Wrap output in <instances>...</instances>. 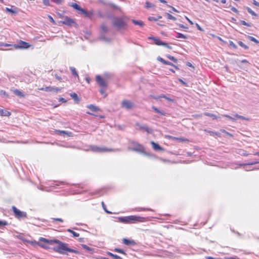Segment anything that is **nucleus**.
<instances>
[{"label":"nucleus","instance_id":"obj_47","mask_svg":"<svg viewBox=\"0 0 259 259\" xmlns=\"http://www.w3.org/2000/svg\"><path fill=\"white\" fill-rule=\"evenodd\" d=\"M101 29L103 32H106L108 31V28L104 24H102L101 25Z\"/></svg>","mask_w":259,"mask_h":259},{"label":"nucleus","instance_id":"obj_51","mask_svg":"<svg viewBox=\"0 0 259 259\" xmlns=\"http://www.w3.org/2000/svg\"><path fill=\"white\" fill-rule=\"evenodd\" d=\"M103 88H103L102 89H100L99 92H100V93L102 95H104V97H106V96H107V94L105 93V90H104V89Z\"/></svg>","mask_w":259,"mask_h":259},{"label":"nucleus","instance_id":"obj_3","mask_svg":"<svg viewBox=\"0 0 259 259\" xmlns=\"http://www.w3.org/2000/svg\"><path fill=\"white\" fill-rule=\"evenodd\" d=\"M113 26L117 30H120L126 26V23L122 17H115L112 21Z\"/></svg>","mask_w":259,"mask_h":259},{"label":"nucleus","instance_id":"obj_26","mask_svg":"<svg viewBox=\"0 0 259 259\" xmlns=\"http://www.w3.org/2000/svg\"><path fill=\"white\" fill-rule=\"evenodd\" d=\"M132 22L135 25H138L140 26H143L144 25L143 22L141 21H138V20H136L133 19Z\"/></svg>","mask_w":259,"mask_h":259},{"label":"nucleus","instance_id":"obj_25","mask_svg":"<svg viewBox=\"0 0 259 259\" xmlns=\"http://www.w3.org/2000/svg\"><path fill=\"white\" fill-rule=\"evenodd\" d=\"M204 115L211 117L213 119H218V117L215 114L209 113L208 112L204 113Z\"/></svg>","mask_w":259,"mask_h":259},{"label":"nucleus","instance_id":"obj_62","mask_svg":"<svg viewBox=\"0 0 259 259\" xmlns=\"http://www.w3.org/2000/svg\"><path fill=\"white\" fill-rule=\"evenodd\" d=\"M163 64L165 65H172V66H175L171 62L167 61H165V62L163 63Z\"/></svg>","mask_w":259,"mask_h":259},{"label":"nucleus","instance_id":"obj_31","mask_svg":"<svg viewBox=\"0 0 259 259\" xmlns=\"http://www.w3.org/2000/svg\"><path fill=\"white\" fill-rule=\"evenodd\" d=\"M238 45L242 47L243 48H244V49L245 50H247L248 49V47L247 46H246V45H245L243 42H242L241 41H239L238 42Z\"/></svg>","mask_w":259,"mask_h":259},{"label":"nucleus","instance_id":"obj_1","mask_svg":"<svg viewBox=\"0 0 259 259\" xmlns=\"http://www.w3.org/2000/svg\"><path fill=\"white\" fill-rule=\"evenodd\" d=\"M55 243L58 244V246L54 248V250L60 254L67 255V252L78 254L79 251L77 250L70 248L68 247L67 244L62 242L57 239L54 241Z\"/></svg>","mask_w":259,"mask_h":259},{"label":"nucleus","instance_id":"obj_6","mask_svg":"<svg viewBox=\"0 0 259 259\" xmlns=\"http://www.w3.org/2000/svg\"><path fill=\"white\" fill-rule=\"evenodd\" d=\"M12 209L13 212L15 215V216L17 218H26V213L25 212L21 211L20 210L18 209L15 206H13Z\"/></svg>","mask_w":259,"mask_h":259},{"label":"nucleus","instance_id":"obj_40","mask_svg":"<svg viewBox=\"0 0 259 259\" xmlns=\"http://www.w3.org/2000/svg\"><path fill=\"white\" fill-rule=\"evenodd\" d=\"M71 7H72L74 9L76 10H78L80 9V6L76 3H73L71 5Z\"/></svg>","mask_w":259,"mask_h":259},{"label":"nucleus","instance_id":"obj_23","mask_svg":"<svg viewBox=\"0 0 259 259\" xmlns=\"http://www.w3.org/2000/svg\"><path fill=\"white\" fill-rule=\"evenodd\" d=\"M13 92L14 93L19 96V97H23L24 96V95L23 94L22 92H21L20 91L17 90V89H15L13 91Z\"/></svg>","mask_w":259,"mask_h":259},{"label":"nucleus","instance_id":"obj_21","mask_svg":"<svg viewBox=\"0 0 259 259\" xmlns=\"http://www.w3.org/2000/svg\"><path fill=\"white\" fill-rule=\"evenodd\" d=\"M0 113L2 116H9L11 115V113L7 110H5L0 108Z\"/></svg>","mask_w":259,"mask_h":259},{"label":"nucleus","instance_id":"obj_38","mask_svg":"<svg viewBox=\"0 0 259 259\" xmlns=\"http://www.w3.org/2000/svg\"><path fill=\"white\" fill-rule=\"evenodd\" d=\"M154 7V5L150 3V2H146V3H145V7L146 8H153Z\"/></svg>","mask_w":259,"mask_h":259},{"label":"nucleus","instance_id":"obj_19","mask_svg":"<svg viewBox=\"0 0 259 259\" xmlns=\"http://www.w3.org/2000/svg\"><path fill=\"white\" fill-rule=\"evenodd\" d=\"M152 109L153 110V111L155 112H156L157 113H159V114H160L162 115H164V116L166 115V113L164 111H161L155 106H152Z\"/></svg>","mask_w":259,"mask_h":259},{"label":"nucleus","instance_id":"obj_53","mask_svg":"<svg viewBox=\"0 0 259 259\" xmlns=\"http://www.w3.org/2000/svg\"><path fill=\"white\" fill-rule=\"evenodd\" d=\"M54 3L56 4L60 5L64 1V0H52Z\"/></svg>","mask_w":259,"mask_h":259},{"label":"nucleus","instance_id":"obj_48","mask_svg":"<svg viewBox=\"0 0 259 259\" xmlns=\"http://www.w3.org/2000/svg\"><path fill=\"white\" fill-rule=\"evenodd\" d=\"M162 46H163L165 47V48H167L169 49H170V50L172 49V47L166 42H163Z\"/></svg>","mask_w":259,"mask_h":259},{"label":"nucleus","instance_id":"obj_7","mask_svg":"<svg viewBox=\"0 0 259 259\" xmlns=\"http://www.w3.org/2000/svg\"><path fill=\"white\" fill-rule=\"evenodd\" d=\"M121 107L127 110L131 109L134 107V103L127 100H124L121 103Z\"/></svg>","mask_w":259,"mask_h":259},{"label":"nucleus","instance_id":"obj_55","mask_svg":"<svg viewBox=\"0 0 259 259\" xmlns=\"http://www.w3.org/2000/svg\"><path fill=\"white\" fill-rule=\"evenodd\" d=\"M78 11H80V12L82 13L83 14H85V15H87V14H88L87 11L84 9H83L80 7L79 10H78Z\"/></svg>","mask_w":259,"mask_h":259},{"label":"nucleus","instance_id":"obj_43","mask_svg":"<svg viewBox=\"0 0 259 259\" xmlns=\"http://www.w3.org/2000/svg\"><path fill=\"white\" fill-rule=\"evenodd\" d=\"M114 251L117 252H118V253H122V254H125L124 251L123 250L121 249H120V248H115L114 249Z\"/></svg>","mask_w":259,"mask_h":259},{"label":"nucleus","instance_id":"obj_64","mask_svg":"<svg viewBox=\"0 0 259 259\" xmlns=\"http://www.w3.org/2000/svg\"><path fill=\"white\" fill-rule=\"evenodd\" d=\"M225 259H239V258L237 257H226Z\"/></svg>","mask_w":259,"mask_h":259},{"label":"nucleus","instance_id":"obj_2","mask_svg":"<svg viewBox=\"0 0 259 259\" xmlns=\"http://www.w3.org/2000/svg\"><path fill=\"white\" fill-rule=\"evenodd\" d=\"M118 220L120 222L123 223H136L138 222H144L145 218L136 215H130L127 217H119Z\"/></svg>","mask_w":259,"mask_h":259},{"label":"nucleus","instance_id":"obj_42","mask_svg":"<svg viewBox=\"0 0 259 259\" xmlns=\"http://www.w3.org/2000/svg\"><path fill=\"white\" fill-rule=\"evenodd\" d=\"M6 10L7 12H9L12 13V14H16V11L12 9L9 8H6Z\"/></svg>","mask_w":259,"mask_h":259},{"label":"nucleus","instance_id":"obj_15","mask_svg":"<svg viewBox=\"0 0 259 259\" xmlns=\"http://www.w3.org/2000/svg\"><path fill=\"white\" fill-rule=\"evenodd\" d=\"M98 1L100 3H102L103 4H104L105 5L110 6L111 7H112L113 8H115V9H117L118 8L117 7L115 4H114L113 3H111L108 2H107L105 0H98Z\"/></svg>","mask_w":259,"mask_h":259},{"label":"nucleus","instance_id":"obj_59","mask_svg":"<svg viewBox=\"0 0 259 259\" xmlns=\"http://www.w3.org/2000/svg\"><path fill=\"white\" fill-rule=\"evenodd\" d=\"M252 4L254 5L259 7V3L257 1H256L255 0L253 1Z\"/></svg>","mask_w":259,"mask_h":259},{"label":"nucleus","instance_id":"obj_36","mask_svg":"<svg viewBox=\"0 0 259 259\" xmlns=\"http://www.w3.org/2000/svg\"><path fill=\"white\" fill-rule=\"evenodd\" d=\"M81 246L82 247V248L89 251H91L93 250V249L91 248V247L88 246L87 245H85V244H82L81 245Z\"/></svg>","mask_w":259,"mask_h":259},{"label":"nucleus","instance_id":"obj_20","mask_svg":"<svg viewBox=\"0 0 259 259\" xmlns=\"http://www.w3.org/2000/svg\"><path fill=\"white\" fill-rule=\"evenodd\" d=\"M87 108L90 109L91 111H94V112L99 111L100 110L98 107H97L93 104L88 105L87 106Z\"/></svg>","mask_w":259,"mask_h":259},{"label":"nucleus","instance_id":"obj_37","mask_svg":"<svg viewBox=\"0 0 259 259\" xmlns=\"http://www.w3.org/2000/svg\"><path fill=\"white\" fill-rule=\"evenodd\" d=\"M246 9L247 10V12L250 14L252 16H256V14H255V13L254 12H253L250 8L249 7H247L246 8Z\"/></svg>","mask_w":259,"mask_h":259},{"label":"nucleus","instance_id":"obj_10","mask_svg":"<svg viewBox=\"0 0 259 259\" xmlns=\"http://www.w3.org/2000/svg\"><path fill=\"white\" fill-rule=\"evenodd\" d=\"M41 91H44L46 92H58L61 91V89L57 88V87H47L45 88H42L39 89Z\"/></svg>","mask_w":259,"mask_h":259},{"label":"nucleus","instance_id":"obj_63","mask_svg":"<svg viewBox=\"0 0 259 259\" xmlns=\"http://www.w3.org/2000/svg\"><path fill=\"white\" fill-rule=\"evenodd\" d=\"M53 219L55 221H59L60 222H63V221L62 219H60V218H53Z\"/></svg>","mask_w":259,"mask_h":259},{"label":"nucleus","instance_id":"obj_58","mask_svg":"<svg viewBox=\"0 0 259 259\" xmlns=\"http://www.w3.org/2000/svg\"><path fill=\"white\" fill-rule=\"evenodd\" d=\"M157 60L158 61H160L161 62H162L163 64V63L165 62V60H164L163 58H161L160 57H158L157 58Z\"/></svg>","mask_w":259,"mask_h":259},{"label":"nucleus","instance_id":"obj_4","mask_svg":"<svg viewBox=\"0 0 259 259\" xmlns=\"http://www.w3.org/2000/svg\"><path fill=\"white\" fill-rule=\"evenodd\" d=\"M90 149L93 152L98 153L115 152L119 150L118 149H113L108 148L105 147H98L97 146H91Z\"/></svg>","mask_w":259,"mask_h":259},{"label":"nucleus","instance_id":"obj_30","mask_svg":"<svg viewBox=\"0 0 259 259\" xmlns=\"http://www.w3.org/2000/svg\"><path fill=\"white\" fill-rule=\"evenodd\" d=\"M70 96L76 101H79V98L78 97V96L77 95L74 93H71L70 94Z\"/></svg>","mask_w":259,"mask_h":259},{"label":"nucleus","instance_id":"obj_41","mask_svg":"<svg viewBox=\"0 0 259 259\" xmlns=\"http://www.w3.org/2000/svg\"><path fill=\"white\" fill-rule=\"evenodd\" d=\"M8 225L7 222L5 221H1L0 220V228H2L3 226H7Z\"/></svg>","mask_w":259,"mask_h":259},{"label":"nucleus","instance_id":"obj_54","mask_svg":"<svg viewBox=\"0 0 259 259\" xmlns=\"http://www.w3.org/2000/svg\"><path fill=\"white\" fill-rule=\"evenodd\" d=\"M43 4L45 6H49L50 5V1L49 0H42Z\"/></svg>","mask_w":259,"mask_h":259},{"label":"nucleus","instance_id":"obj_17","mask_svg":"<svg viewBox=\"0 0 259 259\" xmlns=\"http://www.w3.org/2000/svg\"><path fill=\"white\" fill-rule=\"evenodd\" d=\"M149 38L153 39L155 44L158 46H162L163 41L160 39L155 37H149Z\"/></svg>","mask_w":259,"mask_h":259},{"label":"nucleus","instance_id":"obj_34","mask_svg":"<svg viewBox=\"0 0 259 259\" xmlns=\"http://www.w3.org/2000/svg\"><path fill=\"white\" fill-rule=\"evenodd\" d=\"M135 209L138 211H142V210L153 211V210L150 208H146L144 207H137V208H135Z\"/></svg>","mask_w":259,"mask_h":259},{"label":"nucleus","instance_id":"obj_61","mask_svg":"<svg viewBox=\"0 0 259 259\" xmlns=\"http://www.w3.org/2000/svg\"><path fill=\"white\" fill-rule=\"evenodd\" d=\"M231 10L233 12H235V13H237L238 12V10H237L235 8H234V7H232L231 8Z\"/></svg>","mask_w":259,"mask_h":259},{"label":"nucleus","instance_id":"obj_8","mask_svg":"<svg viewBox=\"0 0 259 259\" xmlns=\"http://www.w3.org/2000/svg\"><path fill=\"white\" fill-rule=\"evenodd\" d=\"M135 124L139 127L140 130L145 131L147 133L151 134L152 132V130L145 124H141L138 122H136Z\"/></svg>","mask_w":259,"mask_h":259},{"label":"nucleus","instance_id":"obj_27","mask_svg":"<svg viewBox=\"0 0 259 259\" xmlns=\"http://www.w3.org/2000/svg\"><path fill=\"white\" fill-rule=\"evenodd\" d=\"M107 254L112 257L114 259H122L120 256L116 255V254H114L111 252H107Z\"/></svg>","mask_w":259,"mask_h":259},{"label":"nucleus","instance_id":"obj_11","mask_svg":"<svg viewBox=\"0 0 259 259\" xmlns=\"http://www.w3.org/2000/svg\"><path fill=\"white\" fill-rule=\"evenodd\" d=\"M30 46V45H29L28 43L20 40L18 44L15 45V48L16 49L20 48V49H27Z\"/></svg>","mask_w":259,"mask_h":259},{"label":"nucleus","instance_id":"obj_16","mask_svg":"<svg viewBox=\"0 0 259 259\" xmlns=\"http://www.w3.org/2000/svg\"><path fill=\"white\" fill-rule=\"evenodd\" d=\"M56 239L49 240L42 237H40L39 239V240L41 242H44L51 245L55 243L54 241Z\"/></svg>","mask_w":259,"mask_h":259},{"label":"nucleus","instance_id":"obj_13","mask_svg":"<svg viewBox=\"0 0 259 259\" xmlns=\"http://www.w3.org/2000/svg\"><path fill=\"white\" fill-rule=\"evenodd\" d=\"M60 23H62L63 24L71 26L74 24L75 22L73 19L66 17L63 21H61Z\"/></svg>","mask_w":259,"mask_h":259},{"label":"nucleus","instance_id":"obj_46","mask_svg":"<svg viewBox=\"0 0 259 259\" xmlns=\"http://www.w3.org/2000/svg\"><path fill=\"white\" fill-rule=\"evenodd\" d=\"M167 57L170 60H171L172 61H173L174 62H177V60L173 56H171L170 55H168L167 56Z\"/></svg>","mask_w":259,"mask_h":259},{"label":"nucleus","instance_id":"obj_50","mask_svg":"<svg viewBox=\"0 0 259 259\" xmlns=\"http://www.w3.org/2000/svg\"><path fill=\"white\" fill-rule=\"evenodd\" d=\"M102 206H103V209H104V210H105L107 213H108V214H111V212L110 211H108V210L106 209V205H105V203H104V202H102Z\"/></svg>","mask_w":259,"mask_h":259},{"label":"nucleus","instance_id":"obj_18","mask_svg":"<svg viewBox=\"0 0 259 259\" xmlns=\"http://www.w3.org/2000/svg\"><path fill=\"white\" fill-rule=\"evenodd\" d=\"M151 144L152 145L153 149L155 150H163V148L160 147L158 144L155 143L153 141L151 142Z\"/></svg>","mask_w":259,"mask_h":259},{"label":"nucleus","instance_id":"obj_45","mask_svg":"<svg viewBox=\"0 0 259 259\" xmlns=\"http://www.w3.org/2000/svg\"><path fill=\"white\" fill-rule=\"evenodd\" d=\"M240 23L242 24V25H245V26H248V27H250L251 26V25L249 23H248L247 22H246L244 20H240Z\"/></svg>","mask_w":259,"mask_h":259},{"label":"nucleus","instance_id":"obj_32","mask_svg":"<svg viewBox=\"0 0 259 259\" xmlns=\"http://www.w3.org/2000/svg\"><path fill=\"white\" fill-rule=\"evenodd\" d=\"M67 232L71 233L73 235V236L75 237H77L79 236V234L78 233L73 231V230H72L71 229H68Z\"/></svg>","mask_w":259,"mask_h":259},{"label":"nucleus","instance_id":"obj_14","mask_svg":"<svg viewBox=\"0 0 259 259\" xmlns=\"http://www.w3.org/2000/svg\"><path fill=\"white\" fill-rule=\"evenodd\" d=\"M122 243L127 245H134L136 244V242L133 240H129L126 238L122 239Z\"/></svg>","mask_w":259,"mask_h":259},{"label":"nucleus","instance_id":"obj_9","mask_svg":"<svg viewBox=\"0 0 259 259\" xmlns=\"http://www.w3.org/2000/svg\"><path fill=\"white\" fill-rule=\"evenodd\" d=\"M223 116L229 118L230 119H231L232 121H235L238 119H241L242 120H248V118H247L243 116L239 115L237 114L234 115L233 116H230V115H228L227 114L223 115Z\"/></svg>","mask_w":259,"mask_h":259},{"label":"nucleus","instance_id":"obj_5","mask_svg":"<svg viewBox=\"0 0 259 259\" xmlns=\"http://www.w3.org/2000/svg\"><path fill=\"white\" fill-rule=\"evenodd\" d=\"M131 143L134 146L132 147H129L128 148L129 150L142 153L145 155H147L146 152L145 151V148L143 146L135 141H132Z\"/></svg>","mask_w":259,"mask_h":259},{"label":"nucleus","instance_id":"obj_44","mask_svg":"<svg viewBox=\"0 0 259 259\" xmlns=\"http://www.w3.org/2000/svg\"><path fill=\"white\" fill-rule=\"evenodd\" d=\"M230 46L232 47L235 49H236L237 48V46L231 40H230L229 42Z\"/></svg>","mask_w":259,"mask_h":259},{"label":"nucleus","instance_id":"obj_56","mask_svg":"<svg viewBox=\"0 0 259 259\" xmlns=\"http://www.w3.org/2000/svg\"><path fill=\"white\" fill-rule=\"evenodd\" d=\"M58 132H59V133L60 134H66L68 136H70V134H71V133H67V132L66 131H58Z\"/></svg>","mask_w":259,"mask_h":259},{"label":"nucleus","instance_id":"obj_22","mask_svg":"<svg viewBox=\"0 0 259 259\" xmlns=\"http://www.w3.org/2000/svg\"><path fill=\"white\" fill-rule=\"evenodd\" d=\"M100 39L104 41L105 42H109L111 41V39L110 38H108L106 37L104 34H102L100 36Z\"/></svg>","mask_w":259,"mask_h":259},{"label":"nucleus","instance_id":"obj_12","mask_svg":"<svg viewBox=\"0 0 259 259\" xmlns=\"http://www.w3.org/2000/svg\"><path fill=\"white\" fill-rule=\"evenodd\" d=\"M96 81L97 83L102 88H106L107 87V83L100 76H96Z\"/></svg>","mask_w":259,"mask_h":259},{"label":"nucleus","instance_id":"obj_33","mask_svg":"<svg viewBox=\"0 0 259 259\" xmlns=\"http://www.w3.org/2000/svg\"><path fill=\"white\" fill-rule=\"evenodd\" d=\"M248 38L250 40L255 42V44H259V41L257 40L255 38L253 37V36H248Z\"/></svg>","mask_w":259,"mask_h":259},{"label":"nucleus","instance_id":"obj_60","mask_svg":"<svg viewBox=\"0 0 259 259\" xmlns=\"http://www.w3.org/2000/svg\"><path fill=\"white\" fill-rule=\"evenodd\" d=\"M166 98V96L164 95H160L159 97H154V99L157 100V99H158L159 98Z\"/></svg>","mask_w":259,"mask_h":259},{"label":"nucleus","instance_id":"obj_57","mask_svg":"<svg viewBox=\"0 0 259 259\" xmlns=\"http://www.w3.org/2000/svg\"><path fill=\"white\" fill-rule=\"evenodd\" d=\"M54 76L57 80H59L60 81H62V78L60 76H58L57 74H55Z\"/></svg>","mask_w":259,"mask_h":259},{"label":"nucleus","instance_id":"obj_29","mask_svg":"<svg viewBox=\"0 0 259 259\" xmlns=\"http://www.w3.org/2000/svg\"><path fill=\"white\" fill-rule=\"evenodd\" d=\"M162 17L161 16H158L157 17H149L148 18V20L150 21H156L158 20L159 19H161Z\"/></svg>","mask_w":259,"mask_h":259},{"label":"nucleus","instance_id":"obj_49","mask_svg":"<svg viewBox=\"0 0 259 259\" xmlns=\"http://www.w3.org/2000/svg\"><path fill=\"white\" fill-rule=\"evenodd\" d=\"M98 16L100 18H104L105 17V14L101 11H99L98 12Z\"/></svg>","mask_w":259,"mask_h":259},{"label":"nucleus","instance_id":"obj_28","mask_svg":"<svg viewBox=\"0 0 259 259\" xmlns=\"http://www.w3.org/2000/svg\"><path fill=\"white\" fill-rule=\"evenodd\" d=\"M165 16H166L167 18L168 19L172 20L173 21L176 20V18L174 16H172L171 14L166 13L164 15Z\"/></svg>","mask_w":259,"mask_h":259},{"label":"nucleus","instance_id":"obj_52","mask_svg":"<svg viewBox=\"0 0 259 259\" xmlns=\"http://www.w3.org/2000/svg\"><path fill=\"white\" fill-rule=\"evenodd\" d=\"M208 132L211 136H219L220 135L219 133H217L212 131H209Z\"/></svg>","mask_w":259,"mask_h":259},{"label":"nucleus","instance_id":"obj_24","mask_svg":"<svg viewBox=\"0 0 259 259\" xmlns=\"http://www.w3.org/2000/svg\"><path fill=\"white\" fill-rule=\"evenodd\" d=\"M70 70H71V73L75 77H78V73L75 69V68L73 67H70Z\"/></svg>","mask_w":259,"mask_h":259},{"label":"nucleus","instance_id":"obj_39","mask_svg":"<svg viewBox=\"0 0 259 259\" xmlns=\"http://www.w3.org/2000/svg\"><path fill=\"white\" fill-rule=\"evenodd\" d=\"M257 163H259V160L258 161H253L252 162H250V163H249L242 164H240V165H253V164H257Z\"/></svg>","mask_w":259,"mask_h":259},{"label":"nucleus","instance_id":"obj_35","mask_svg":"<svg viewBox=\"0 0 259 259\" xmlns=\"http://www.w3.org/2000/svg\"><path fill=\"white\" fill-rule=\"evenodd\" d=\"M176 37L178 38H183L186 39L187 38V36L181 33H178L177 35L176 36Z\"/></svg>","mask_w":259,"mask_h":259}]
</instances>
